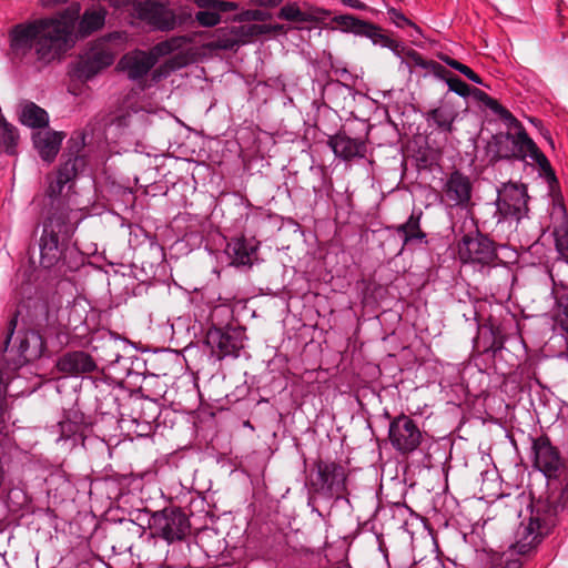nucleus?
<instances>
[{"mask_svg":"<svg viewBox=\"0 0 568 568\" xmlns=\"http://www.w3.org/2000/svg\"><path fill=\"white\" fill-rule=\"evenodd\" d=\"M509 129H521L523 123L505 106L497 113Z\"/></svg>","mask_w":568,"mask_h":568,"instance_id":"nucleus-43","label":"nucleus"},{"mask_svg":"<svg viewBox=\"0 0 568 568\" xmlns=\"http://www.w3.org/2000/svg\"><path fill=\"white\" fill-rule=\"evenodd\" d=\"M506 139H508L513 151H515V159L517 161L529 159L539 166L540 172L547 180L556 181V174L549 160L529 136L524 125L521 129H515V132H506Z\"/></svg>","mask_w":568,"mask_h":568,"instance_id":"nucleus-6","label":"nucleus"},{"mask_svg":"<svg viewBox=\"0 0 568 568\" xmlns=\"http://www.w3.org/2000/svg\"><path fill=\"white\" fill-rule=\"evenodd\" d=\"M278 17L287 21L304 22L307 21L306 14L295 3H288L281 8Z\"/></svg>","mask_w":568,"mask_h":568,"instance_id":"nucleus-38","label":"nucleus"},{"mask_svg":"<svg viewBox=\"0 0 568 568\" xmlns=\"http://www.w3.org/2000/svg\"><path fill=\"white\" fill-rule=\"evenodd\" d=\"M531 452L534 466L548 478H556L564 467V462L557 447L552 446L546 435L532 438Z\"/></svg>","mask_w":568,"mask_h":568,"instance_id":"nucleus-11","label":"nucleus"},{"mask_svg":"<svg viewBox=\"0 0 568 568\" xmlns=\"http://www.w3.org/2000/svg\"><path fill=\"white\" fill-rule=\"evenodd\" d=\"M30 501V496L21 488L14 487L8 491L7 504L12 511L26 509Z\"/></svg>","mask_w":568,"mask_h":568,"instance_id":"nucleus-32","label":"nucleus"},{"mask_svg":"<svg viewBox=\"0 0 568 568\" xmlns=\"http://www.w3.org/2000/svg\"><path fill=\"white\" fill-rule=\"evenodd\" d=\"M407 58L413 67L424 69L433 73L436 78L445 80L452 75V73L440 63L434 60H426L419 52L409 50Z\"/></svg>","mask_w":568,"mask_h":568,"instance_id":"nucleus-26","label":"nucleus"},{"mask_svg":"<svg viewBox=\"0 0 568 568\" xmlns=\"http://www.w3.org/2000/svg\"><path fill=\"white\" fill-rule=\"evenodd\" d=\"M106 11L104 8L87 9L79 23V32L89 36L104 26Z\"/></svg>","mask_w":568,"mask_h":568,"instance_id":"nucleus-25","label":"nucleus"},{"mask_svg":"<svg viewBox=\"0 0 568 568\" xmlns=\"http://www.w3.org/2000/svg\"><path fill=\"white\" fill-rule=\"evenodd\" d=\"M457 248L462 263L478 270L495 266L498 260L494 242L481 233L464 235Z\"/></svg>","mask_w":568,"mask_h":568,"instance_id":"nucleus-4","label":"nucleus"},{"mask_svg":"<svg viewBox=\"0 0 568 568\" xmlns=\"http://www.w3.org/2000/svg\"><path fill=\"white\" fill-rule=\"evenodd\" d=\"M389 20L395 23L398 28H405L407 26H414L413 22L407 19L399 10L390 8L387 11Z\"/></svg>","mask_w":568,"mask_h":568,"instance_id":"nucleus-44","label":"nucleus"},{"mask_svg":"<svg viewBox=\"0 0 568 568\" xmlns=\"http://www.w3.org/2000/svg\"><path fill=\"white\" fill-rule=\"evenodd\" d=\"M69 215L67 207L54 209L43 223L40 239V264L43 268H53L58 275L74 270L67 264V248H63L77 229V223L71 222Z\"/></svg>","mask_w":568,"mask_h":568,"instance_id":"nucleus-2","label":"nucleus"},{"mask_svg":"<svg viewBox=\"0 0 568 568\" xmlns=\"http://www.w3.org/2000/svg\"><path fill=\"white\" fill-rule=\"evenodd\" d=\"M17 316H13L10 321H9V324H8V334H7V337L3 342V352L6 353L8 351V347H9V344H10V341H11V337L14 333V329L17 327Z\"/></svg>","mask_w":568,"mask_h":568,"instance_id":"nucleus-46","label":"nucleus"},{"mask_svg":"<svg viewBox=\"0 0 568 568\" xmlns=\"http://www.w3.org/2000/svg\"><path fill=\"white\" fill-rule=\"evenodd\" d=\"M556 322L568 335V294L560 295L557 301Z\"/></svg>","mask_w":568,"mask_h":568,"instance_id":"nucleus-37","label":"nucleus"},{"mask_svg":"<svg viewBox=\"0 0 568 568\" xmlns=\"http://www.w3.org/2000/svg\"><path fill=\"white\" fill-rule=\"evenodd\" d=\"M544 519L545 518L532 508L528 523L520 524L516 532V542L513 546L518 554H528L549 534L552 528L551 521Z\"/></svg>","mask_w":568,"mask_h":568,"instance_id":"nucleus-10","label":"nucleus"},{"mask_svg":"<svg viewBox=\"0 0 568 568\" xmlns=\"http://www.w3.org/2000/svg\"><path fill=\"white\" fill-rule=\"evenodd\" d=\"M20 136L18 129L6 120L0 123V145L9 155L17 154Z\"/></svg>","mask_w":568,"mask_h":568,"instance_id":"nucleus-28","label":"nucleus"},{"mask_svg":"<svg viewBox=\"0 0 568 568\" xmlns=\"http://www.w3.org/2000/svg\"><path fill=\"white\" fill-rule=\"evenodd\" d=\"M368 26L371 28H363V32H361L359 36L369 38L374 44H379L381 47L394 48L397 45L396 41L383 33V30L379 27L371 22H368Z\"/></svg>","mask_w":568,"mask_h":568,"instance_id":"nucleus-31","label":"nucleus"},{"mask_svg":"<svg viewBox=\"0 0 568 568\" xmlns=\"http://www.w3.org/2000/svg\"><path fill=\"white\" fill-rule=\"evenodd\" d=\"M559 277L566 281V285L564 286L566 287L568 285V275L564 270L559 272Z\"/></svg>","mask_w":568,"mask_h":568,"instance_id":"nucleus-54","label":"nucleus"},{"mask_svg":"<svg viewBox=\"0 0 568 568\" xmlns=\"http://www.w3.org/2000/svg\"><path fill=\"white\" fill-rule=\"evenodd\" d=\"M60 306L61 301L54 295L39 297L29 306L30 316L40 328L53 327L58 322Z\"/></svg>","mask_w":568,"mask_h":568,"instance_id":"nucleus-17","label":"nucleus"},{"mask_svg":"<svg viewBox=\"0 0 568 568\" xmlns=\"http://www.w3.org/2000/svg\"><path fill=\"white\" fill-rule=\"evenodd\" d=\"M4 475H6V471L3 468L2 460L0 459V487L2 486V483L4 480Z\"/></svg>","mask_w":568,"mask_h":568,"instance_id":"nucleus-53","label":"nucleus"},{"mask_svg":"<svg viewBox=\"0 0 568 568\" xmlns=\"http://www.w3.org/2000/svg\"><path fill=\"white\" fill-rule=\"evenodd\" d=\"M194 3L201 9H212L217 13L237 10L239 4L224 0H194Z\"/></svg>","mask_w":568,"mask_h":568,"instance_id":"nucleus-35","label":"nucleus"},{"mask_svg":"<svg viewBox=\"0 0 568 568\" xmlns=\"http://www.w3.org/2000/svg\"><path fill=\"white\" fill-rule=\"evenodd\" d=\"M341 2L349 8L357 9V10H364L366 9V4L359 0H341Z\"/></svg>","mask_w":568,"mask_h":568,"instance_id":"nucleus-48","label":"nucleus"},{"mask_svg":"<svg viewBox=\"0 0 568 568\" xmlns=\"http://www.w3.org/2000/svg\"><path fill=\"white\" fill-rule=\"evenodd\" d=\"M446 83L449 90L455 92L456 94L464 98L469 95V87L460 78L452 74L446 79Z\"/></svg>","mask_w":568,"mask_h":568,"instance_id":"nucleus-42","label":"nucleus"},{"mask_svg":"<svg viewBox=\"0 0 568 568\" xmlns=\"http://www.w3.org/2000/svg\"><path fill=\"white\" fill-rule=\"evenodd\" d=\"M115 55L105 41H97L81 55L74 68L78 79L88 81L113 64Z\"/></svg>","mask_w":568,"mask_h":568,"instance_id":"nucleus-7","label":"nucleus"},{"mask_svg":"<svg viewBox=\"0 0 568 568\" xmlns=\"http://www.w3.org/2000/svg\"><path fill=\"white\" fill-rule=\"evenodd\" d=\"M333 21L346 32H353L357 36L363 32V28H371L367 21L361 20L351 14H341L333 19Z\"/></svg>","mask_w":568,"mask_h":568,"instance_id":"nucleus-30","label":"nucleus"},{"mask_svg":"<svg viewBox=\"0 0 568 568\" xmlns=\"http://www.w3.org/2000/svg\"><path fill=\"white\" fill-rule=\"evenodd\" d=\"M156 57L152 52L134 50L124 54L118 67L128 73L131 80H140L155 65Z\"/></svg>","mask_w":568,"mask_h":568,"instance_id":"nucleus-16","label":"nucleus"},{"mask_svg":"<svg viewBox=\"0 0 568 568\" xmlns=\"http://www.w3.org/2000/svg\"><path fill=\"white\" fill-rule=\"evenodd\" d=\"M187 42H190V38H187L185 36L172 37L165 41H161V42L156 43L152 49V53L156 58L168 55V54H171L172 52L181 49Z\"/></svg>","mask_w":568,"mask_h":568,"instance_id":"nucleus-29","label":"nucleus"},{"mask_svg":"<svg viewBox=\"0 0 568 568\" xmlns=\"http://www.w3.org/2000/svg\"><path fill=\"white\" fill-rule=\"evenodd\" d=\"M327 144L337 158L349 161L354 158H365L366 142L363 139H354L345 133H337L329 136Z\"/></svg>","mask_w":568,"mask_h":568,"instance_id":"nucleus-18","label":"nucleus"},{"mask_svg":"<svg viewBox=\"0 0 568 568\" xmlns=\"http://www.w3.org/2000/svg\"><path fill=\"white\" fill-rule=\"evenodd\" d=\"M20 122L32 129H43L49 125V114L34 102L26 101L21 104Z\"/></svg>","mask_w":568,"mask_h":568,"instance_id":"nucleus-23","label":"nucleus"},{"mask_svg":"<svg viewBox=\"0 0 568 568\" xmlns=\"http://www.w3.org/2000/svg\"><path fill=\"white\" fill-rule=\"evenodd\" d=\"M494 140L496 146L495 158L508 161L516 160V153L513 151L508 139H506V133L497 134Z\"/></svg>","mask_w":568,"mask_h":568,"instance_id":"nucleus-33","label":"nucleus"},{"mask_svg":"<svg viewBox=\"0 0 568 568\" xmlns=\"http://www.w3.org/2000/svg\"><path fill=\"white\" fill-rule=\"evenodd\" d=\"M64 134L57 131H39L32 134V142L40 158L51 163L55 160Z\"/></svg>","mask_w":568,"mask_h":568,"instance_id":"nucleus-20","label":"nucleus"},{"mask_svg":"<svg viewBox=\"0 0 568 568\" xmlns=\"http://www.w3.org/2000/svg\"><path fill=\"white\" fill-rule=\"evenodd\" d=\"M456 114L448 108H435L426 113L427 122H433L440 131L452 133Z\"/></svg>","mask_w":568,"mask_h":568,"instance_id":"nucleus-27","label":"nucleus"},{"mask_svg":"<svg viewBox=\"0 0 568 568\" xmlns=\"http://www.w3.org/2000/svg\"><path fill=\"white\" fill-rule=\"evenodd\" d=\"M79 16L80 4L72 3L54 17L18 23L9 31L10 49L22 58L33 51L42 65L60 60L73 45L72 36Z\"/></svg>","mask_w":568,"mask_h":568,"instance_id":"nucleus-1","label":"nucleus"},{"mask_svg":"<svg viewBox=\"0 0 568 568\" xmlns=\"http://www.w3.org/2000/svg\"><path fill=\"white\" fill-rule=\"evenodd\" d=\"M81 160L78 156L70 158L65 162H63L58 169L57 176L61 182H65L67 184L71 182L78 172V165Z\"/></svg>","mask_w":568,"mask_h":568,"instance_id":"nucleus-34","label":"nucleus"},{"mask_svg":"<svg viewBox=\"0 0 568 568\" xmlns=\"http://www.w3.org/2000/svg\"><path fill=\"white\" fill-rule=\"evenodd\" d=\"M28 351V342L27 339H21L19 345V353L22 356H26V352Z\"/></svg>","mask_w":568,"mask_h":568,"instance_id":"nucleus-50","label":"nucleus"},{"mask_svg":"<svg viewBox=\"0 0 568 568\" xmlns=\"http://www.w3.org/2000/svg\"><path fill=\"white\" fill-rule=\"evenodd\" d=\"M225 252L233 265L251 266L256 256L257 245L245 237H234L227 243Z\"/></svg>","mask_w":568,"mask_h":568,"instance_id":"nucleus-22","label":"nucleus"},{"mask_svg":"<svg viewBox=\"0 0 568 568\" xmlns=\"http://www.w3.org/2000/svg\"><path fill=\"white\" fill-rule=\"evenodd\" d=\"M422 215L423 212L420 210L413 211L405 223L387 227L400 236L403 247L410 243H423L426 241L427 235L420 227Z\"/></svg>","mask_w":568,"mask_h":568,"instance_id":"nucleus-21","label":"nucleus"},{"mask_svg":"<svg viewBox=\"0 0 568 568\" xmlns=\"http://www.w3.org/2000/svg\"><path fill=\"white\" fill-rule=\"evenodd\" d=\"M195 20L202 27H215L221 22V16L215 10L205 9L196 12Z\"/></svg>","mask_w":568,"mask_h":568,"instance_id":"nucleus-40","label":"nucleus"},{"mask_svg":"<svg viewBox=\"0 0 568 568\" xmlns=\"http://www.w3.org/2000/svg\"><path fill=\"white\" fill-rule=\"evenodd\" d=\"M440 59L450 68L459 71L471 82H474L476 84H483L481 78L476 72H474L468 65H466L448 55H440Z\"/></svg>","mask_w":568,"mask_h":568,"instance_id":"nucleus-36","label":"nucleus"},{"mask_svg":"<svg viewBox=\"0 0 568 568\" xmlns=\"http://www.w3.org/2000/svg\"><path fill=\"white\" fill-rule=\"evenodd\" d=\"M149 526L154 536L169 544L183 540L191 530L187 515L179 507H166L153 513Z\"/></svg>","mask_w":568,"mask_h":568,"instance_id":"nucleus-3","label":"nucleus"},{"mask_svg":"<svg viewBox=\"0 0 568 568\" xmlns=\"http://www.w3.org/2000/svg\"><path fill=\"white\" fill-rule=\"evenodd\" d=\"M216 40V47L223 50H233L240 45L239 38L229 33V29H220Z\"/></svg>","mask_w":568,"mask_h":568,"instance_id":"nucleus-41","label":"nucleus"},{"mask_svg":"<svg viewBox=\"0 0 568 568\" xmlns=\"http://www.w3.org/2000/svg\"><path fill=\"white\" fill-rule=\"evenodd\" d=\"M486 104L496 114L504 108V105L493 98H488Z\"/></svg>","mask_w":568,"mask_h":568,"instance_id":"nucleus-49","label":"nucleus"},{"mask_svg":"<svg viewBox=\"0 0 568 568\" xmlns=\"http://www.w3.org/2000/svg\"><path fill=\"white\" fill-rule=\"evenodd\" d=\"M280 29V26L244 24L230 28L229 33L239 38L240 44H244L250 42L253 38L270 33L272 31H277Z\"/></svg>","mask_w":568,"mask_h":568,"instance_id":"nucleus-24","label":"nucleus"},{"mask_svg":"<svg viewBox=\"0 0 568 568\" xmlns=\"http://www.w3.org/2000/svg\"><path fill=\"white\" fill-rule=\"evenodd\" d=\"M271 18V14L267 11L260 9H250L244 10L235 16L234 20L239 22H250V21H266Z\"/></svg>","mask_w":568,"mask_h":568,"instance_id":"nucleus-39","label":"nucleus"},{"mask_svg":"<svg viewBox=\"0 0 568 568\" xmlns=\"http://www.w3.org/2000/svg\"><path fill=\"white\" fill-rule=\"evenodd\" d=\"M2 430H3V428H2V427H0V434L2 433Z\"/></svg>","mask_w":568,"mask_h":568,"instance_id":"nucleus-55","label":"nucleus"},{"mask_svg":"<svg viewBox=\"0 0 568 568\" xmlns=\"http://www.w3.org/2000/svg\"><path fill=\"white\" fill-rule=\"evenodd\" d=\"M315 467L317 474L313 485L316 491L329 498H339L346 493L347 474L343 465L336 462L318 460Z\"/></svg>","mask_w":568,"mask_h":568,"instance_id":"nucleus-9","label":"nucleus"},{"mask_svg":"<svg viewBox=\"0 0 568 568\" xmlns=\"http://www.w3.org/2000/svg\"><path fill=\"white\" fill-rule=\"evenodd\" d=\"M136 17L155 30L170 31L176 24V16L172 9L154 0H144L134 6Z\"/></svg>","mask_w":568,"mask_h":568,"instance_id":"nucleus-13","label":"nucleus"},{"mask_svg":"<svg viewBox=\"0 0 568 568\" xmlns=\"http://www.w3.org/2000/svg\"><path fill=\"white\" fill-rule=\"evenodd\" d=\"M545 519L551 521L554 527L557 517L568 509V481H560L557 487L550 488L545 500H538L532 507Z\"/></svg>","mask_w":568,"mask_h":568,"instance_id":"nucleus-14","label":"nucleus"},{"mask_svg":"<svg viewBox=\"0 0 568 568\" xmlns=\"http://www.w3.org/2000/svg\"><path fill=\"white\" fill-rule=\"evenodd\" d=\"M252 1L258 6H275L276 4V2H274L273 0H252Z\"/></svg>","mask_w":568,"mask_h":568,"instance_id":"nucleus-52","label":"nucleus"},{"mask_svg":"<svg viewBox=\"0 0 568 568\" xmlns=\"http://www.w3.org/2000/svg\"><path fill=\"white\" fill-rule=\"evenodd\" d=\"M57 367L61 373L75 376L94 372L97 364L88 353L74 351L62 355L58 359Z\"/></svg>","mask_w":568,"mask_h":568,"instance_id":"nucleus-19","label":"nucleus"},{"mask_svg":"<svg viewBox=\"0 0 568 568\" xmlns=\"http://www.w3.org/2000/svg\"><path fill=\"white\" fill-rule=\"evenodd\" d=\"M68 0H41V3L43 7L50 6V4H59L67 2Z\"/></svg>","mask_w":568,"mask_h":568,"instance_id":"nucleus-51","label":"nucleus"},{"mask_svg":"<svg viewBox=\"0 0 568 568\" xmlns=\"http://www.w3.org/2000/svg\"><path fill=\"white\" fill-rule=\"evenodd\" d=\"M388 439L392 447L400 455H410L424 442V432L408 415L402 413L394 417L388 427Z\"/></svg>","mask_w":568,"mask_h":568,"instance_id":"nucleus-5","label":"nucleus"},{"mask_svg":"<svg viewBox=\"0 0 568 568\" xmlns=\"http://www.w3.org/2000/svg\"><path fill=\"white\" fill-rule=\"evenodd\" d=\"M473 183L458 170L452 172L442 189V202L449 207L467 209L471 201Z\"/></svg>","mask_w":568,"mask_h":568,"instance_id":"nucleus-12","label":"nucleus"},{"mask_svg":"<svg viewBox=\"0 0 568 568\" xmlns=\"http://www.w3.org/2000/svg\"><path fill=\"white\" fill-rule=\"evenodd\" d=\"M527 199L526 189L513 184L498 199V210L506 219L520 220L528 211Z\"/></svg>","mask_w":568,"mask_h":568,"instance_id":"nucleus-15","label":"nucleus"},{"mask_svg":"<svg viewBox=\"0 0 568 568\" xmlns=\"http://www.w3.org/2000/svg\"><path fill=\"white\" fill-rule=\"evenodd\" d=\"M186 64V60L183 55H175L169 61V67L171 69H179Z\"/></svg>","mask_w":568,"mask_h":568,"instance_id":"nucleus-47","label":"nucleus"},{"mask_svg":"<svg viewBox=\"0 0 568 568\" xmlns=\"http://www.w3.org/2000/svg\"><path fill=\"white\" fill-rule=\"evenodd\" d=\"M65 184V182H61L60 179L55 175V179L49 183L47 190L48 196L51 199H57L61 194Z\"/></svg>","mask_w":568,"mask_h":568,"instance_id":"nucleus-45","label":"nucleus"},{"mask_svg":"<svg viewBox=\"0 0 568 568\" xmlns=\"http://www.w3.org/2000/svg\"><path fill=\"white\" fill-rule=\"evenodd\" d=\"M245 339V329L241 326L211 327L205 337L206 344L219 359L227 356L239 357Z\"/></svg>","mask_w":568,"mask_h":568,"instance_id":"nucleus-8","label":"nucleus"}]
</instances>
